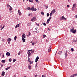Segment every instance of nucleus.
Returning <instances> with one entry per match:
<instances>
[{
    "label": "nucleus",
    "instance_id": "f257e3e1",
    "mask_svg": "<svg viewBox=\"0 0 77 77\" xmlns=\"http://www.w3.org/2000/svg\"><path fill=\"white\" fill-rule=\"evenodd\" d=\"M32 11H36V8H34V7H32L31 8V10Z\"/></svg>",
    "mask_w": 77,
    "mask_h": 77
},
{
    "label": "nucleus",
    "instance_id": "f03ea898",
    "mask_svg": "<svg viewBox=\"0 0 77 77\" xmlns=\"http://www.w3.org/2000/svg\"><path fill=\"white\" fill-rule=\"evenodd\" d=\"M36 17H34L32 19H31V21L33 22V21H35L36 20Z\"/></svg>",
    "mask_w": 77,
    "mask_h": 77
},
{
    "label": "nucleus",
    "instance_id": "7ed1b4c3",
    "mask_svg": "<svg viewBox=\"0 0 77 77\" xmlns=\"http://www.w3.org/2000/svg\"><path fill=\"white\" fill-rule=\"evenodd\" d=\"M38 59H39V57H37L35 59V62H38Z\"/></svg>",
    "mask_w": 77,
    "mask_h": 77
},
{
    "label": "nucleus",
    "instance_id": "20e7f679",
    "mask_svg": "<svg viewBox=\"0 0 77 77\" xmlns=\"http://www.w3.org/2000/svg\"><path fill=\"white\" fill-rule=\"evenodd\" d=\"M22 40L23 41V42H25V41H26V39L22 37Z\"/></svg>",
    "mask_w": 77,
    "mask_h": 77
},
{
    "label": "nucleus",
    "instance_id": "39448f33",
    "mask_svg": "<svg viewBox=\"0 0 77 77\" xmlns=\"http://www.w3.org/2000/svg\"><path fill=\"white\" fill-rule=\"evenodd\" d=\"M6 55L7 56H10V53H9V52H7Z\"/></svg>",
    "mask_w": 77,
    "mask_h": 77
},
{
    "label": "nucleus",
    "instance_id": "423d86ee",
    "mask_svg": "<svg viewBox=\"0 0 77 77\" xmlns=\"http://www.w3.org/2000/svg\"><path fill=\"white\" fill-rule=\"evenodd\" d=\"M22 38H26V35H25V34H23L22 35Z\"/></svg>",
    "mask_w": 77,
    "mask_h": 77
},
{
    "label": "nucleus",
    "instance_id": "0eeeda50",
    "mask_svg": "<svg viewBox=\"0 0 77 77\" xmlns=\"http://www.w3.org/2000/svg\"><path fill=\"white\" fill-rule=\"evenodd\" d=\"M5 74V72H2V76H4Z\"/></svg>",
    "mask_w": 77,
    "mask_h": 77
},
{
    "label": "nucleus",
    "instance_id": "6e6552de",
    "mask_svg": "<svg viewBox=\"0 0 77 77\" xmlns=\"http://www.w3.org/2000/svg\"><path fill=\"white\" fill-rule=\"evenodd\" d=\"M18 13L19 15H20L21 14V11H20V10H18Z\"/></svg>",
    "mask_w": 77,
    "mask_h": 77
},
{
    "label": "nucleus",
    "instance_id": "1a4fd4ad",
    "mask_svg": "<svg viewBox=\"0 0 77 77\" xmlns=\"http://www.w3.org/2000/svg\"><path fill=\"white\" fill-rule=\"evenodd\" d=\"M20 27V24H17L15 28L17 29V27Z\"/></svg>",
    "mask_w": 77,
    "mask_h": 77
},
{
    "label": "nucleus",
    "instance_id": "9d476101",
    "mask_svg": "<svg viewBox=\"0 0 77 77\" xmlns=\"http://www.w3.org/2000/svg\"><path fill=\"white\" fill-rule=\"evenodd\" d=\"M76 32V29H74L73 30V31H72V33H75Z\"/></svg>",
    "mask_w": 77,
    "mask_h": 77
},
{
    "label": "nucleus",
    "instance_id": "9b49d317",
    "mask_svg": "<svg viewBox=\"0 0 77 77\" xmlns=\"http://www.w3.org/2000/svg\"><path fill=\"white\" fill-rule=\"evenodd\" d=\"M11 66L7 67V68H5V70L6 71H7V70H8V69H10V68H11Z\"/></svg>",
    "mask_w": 77,
    "mask_h": 77
},
{
    "label": "nucleus",
    "instance_id": "f8f14e48",
    "mask_svg": "<svg viewBox=\"0 0 77 77\" xmlns=\"http://www.w3.org/2000/svg\"><path fill=\"white\" fill-rule=\"evenodd\" d=\"M28 67L29 68V69H32V67H31V66H30V65H29L28 66Z\"/></svg>",
    "mask_w": 77,
    "mask_h": 77
},
{
    "label": "nucleus",
    "instance_id": "ddd939ff",
    "mask_svg": "<svg viewBox=\"0 0 77 77\" xmlns=\"http://www.w3.org/2000/svg\"><path fill=\"white\" fill-rule=\"evenodd\" d=\"M1 62L2 63H5V62H6V61L5 60H2Z\"/></svg>",
    "mask_w": 77,
    "mask_h": 77
},
{
    "label": "nucleus",
    "instance_id": "4468645a",
    "mask_svg": "<svg viewBox=\"0 0 77 77\" xmlns=\"http://www.w3.org/2000/svg\"><path fill=\"white\" fill-rule=\"evenodd\" d=\"M63 18H64V16H62L60 17V20H63Z\"/></svg>",
    "mask_w": 77,
    "mask_h": 77
},
{
    "label": "nucleus",
    "instance_id": "2eb2a0df",
    "mask_svg": "<svg viewBox=\"0 0 77 77\" xmlns=\"http://www.w3.org/2000/svg\"><path fill=\"white\" fill-rule=\"evenodd\" d=\"M51 47L50 46V47H49V48L48 50V51H49H49H51Z\"/></svg>",
    "mask_w": 77,
    "mask_h": 77
},
{
    "label": "nucleus",
    "instance_id": "dca6fc26",
    "mask_svg": "<svg viewBox=\"0 0 77 77\" xmlns=\"http://www.w3.org/2000/svg\"><path fill=\"white\" fill-rule=\"evenodd\" d=\"M8 41H11V39L10 38H8L7 39Z\"/></svg>",
    "mask_w": 77,
    "mask_h": 77
},
{
    "label": "nucleus",
    "instance_id": "f3484780",
    "mask_svg": "<svg viewBox=\"0 0 77 77\" xmlns=\"http://www.w3.org/2000/svg\"><path fill=\"white\" fill-rule=\"evenodd\" d=\"M74 30V28H72V29H70V32H72Z\"/></svg>",
    "mask_w": 77,
    "mask_h": 77
},
{
    "label": "nucleus",
    "instance_id": "a211bd4d",
    "mask_svg": "<svg viewBox=\"0 0 77 77\" xmlns=\"http://www.w3.org/2000/svg\"><path fill=\"white\" fill-rule=\"evenodd\" d=\"M13 9L11 7V6H10V8H9V10L10 11H12V10Z\"/></svg>",
    "mask_w": 77,
    "mask_h": 77
},
{
    "label": "nucleus",
    "instance_id": "6ab92c4d",
    "mask_svg": "<svg viewBox=\"0 0 77 77\" xmlns=\"http://www.w3.org/2000/svg\"><path fill=\"white\" fill-rule=\"evenodd\" d=\"M29 62L30 64H32L33 63V61H29Z\"/></svg>",
    "mask_w": 77,
    "mask_h": 77
},
{
    "label": "nucleus",
    "instance_id": "aec40b11",
    "mask_svg": "<svg viewBox=\"0 0 77 77\" xmlns=\"http://www.w3.org/2000/svg\"><path fill=\"white\" fill-rule=\"evenodd\" d=\"M62 53V52L60 51L59 52L58 54H59L60 55V54H61Z\"/></svg>",
    "mask_w": 77,
    "mask_h": 77
},
{
    "label": "nucleus",
    "instance_id": "412c9836",
    "mask_svg": "<svg viewBox=\"0 0 77 77\" xmlns=\"http://www.w3.org/2000/svg\"><path fill=\"white\" fill-rule=\"evenodd\" d=\"M75 4H74L73 5L72 8H74V7H75Z\"/></svg>",
    "mask_w": 77,
    "mask_h": 77
},
{
    "label": "nucleus",
    "instance_id": "4be33fe9",
    "mask_svg": "<svg viewBox=\"0 0 77 77\" xmlns=\"http://www.w3.org/2000/svg\"><path fill=\"white\" fill-rule=\"evenodd\" d=\"M41 13L42 15H44V12L42 11Z\"/></svg>",
    "mask_w": 77,
    "mask_h": 77
},
{
    "label": "nucleus",
    "instance_id": "5701e85b",
    "mask_svg": "<svg viewBox=\"0 0 77 77\" xmlns=\"http://www.w3.org/2000/svg\"><path fill=\"white\" fill-rule=\"evenodd\" d=\"M27 9H28V10H31V8H30V7H28L27 8Z\"/></svg>",
    "mask_w": 77,
    "mask_h": 77
},
{
    "label": "nucleus",
    "instance_id": "b1692460",
    "mask_svg": "<svg viewBox=\"0 0 77 77\" xmlns=\"http://www.w3.org/2000/svg\"><path fill=\"white\" fill-rule=\"evenodd\" d=\"M27 25L28 26H31V24L30 23H28Z\"/></svg>",
    "mask_w": 77,
    "mask_h": 77
},
{
    "label": "nucleus",
    "instance_id": "393cba45",
    "mask_svg": "<svg viewBox=\"0 0 77 77\" xmlns=\"http://www.w3.org/2000/svg\"><path fill=\"white\" fill-rule=\"evenodd\" d=\"M32 14L31 13V14H28V16L29 17H30V16L31 17V16H32Z\"/></svg>",
    "mask_w": 77,
    "mask_h": 77
},
{
    "label": "nucleus",
    "instance_id": "a878e982",
    "mask_svg": "<svg viewBox=\"0 0 77 77\" xmlns=\"http://www.w3.org/2000/svg\"><path fill=\"white\" fill-rule=\"evenodd\" d=\"M29 1V2H33L32 0H27V1Z\"/></svg>",
    "mask_w": 77,
    "mask_h": 77
},
{
    "label": "nucleus",
    "instance_id": "bb28decb",
    "mask_svg": "<svg viewBox=\"0 0 77 77\" xmlns=\"http://www.w3.org/2000/svg\"><path fill=\"white\" fill-rule=\"evenodd\" d=\"M45 7L46 8V9H48V5H44Z\"/></svg>",
    "mask_w": 77,
    "mask_h": 77
},
{
    "label": "nucleus",
    "instance_id": "cd10ccee",
    "mask_svg": "<svg viewBox=\"0 0 77 77\" xmlns=\"http://www.w3.org/2000/svg\"><path fill=\"white\" fill-rule=\"evenodd\" d=\"M28 54L29 56H30V55H31V53H30V52L28 53Z\"/></svg>",
    "mask_w": 77,
    "mask_h": 77
},
{
    "label": "nucleus",
    "instance_id": "c85d7f7f",
    "mask_svg": "<svg viewBox=\"0 0 77 77\" xmlns=\"http://www.w3.org/2000/svg\"><path fill=\"white\" fill-rule=\"evenodd\" d=\"M52 14H53V12L52 11H51L50 14V16H51V17Z\"/></svg>",
    "mask_w": 77,
    "mask_h": 77
},
{
    "label": "nucleus",
    "instance_id": "c756f323",
    "mask_svg": "<svg viewBox=\"0 0 77 77\" xmlns=\"http://www.w3.org/2000/svg\"><path fill=\"white\" fill-rule=\"evenodd\" d=\"M14 41H16V40H17V36H15V37L14 38Z\"/></svg>",
    "mask_w": 77,
    "mask_h": 77
},
{
    "label": "nucleus",
    "instance_id": "7c9ffc66",
    "mask_svg": "<svg viewBox=\"0 0 77 77\" xmlns=\"http://www.w3.org/2000/svg\"><path fill=\"white\" fill-rule=\"evenodd\" d=\"M42 24H43V25H44V26H46V23H42Z\"/></svg>",
    "mask_w": 77,
    "mask_h": 77
},
{
    "label": "nucleus",
    "instance_id": "2f4dec72",
    "mask_svg": "<svg viewBox=\"0 0 77 77\" xmlns=\"http://www.w3.org/2000/svg\"><path fill=\"white\" fill-rule=\"evenodd\" d=\"M65 57H67V56L68 55H67V53H65Z\"/></svg>",
    "mask_w": 77,
    "mask_h": 77
},
{
    "label": "nucleus",
    "instance_id": "473e14b6",
    "mask_svg": "<svg viewBox=\"0 0 77 77\" xmlns=\"http://www.w3.org/2000/svg\"><path fill=\"white\" fill-rule=\"evenodd\" d=\"M50 16V14L49 13H47V17H49Z\"/></svg>",
    "mask_w": 77,
    "mask_h": 77
},
{
    "label": "nucleus",
    "instance_id": "72a5a7b5",
    "mask_svg": "<svg viewBox=\"0 0 77 77\" xmlns=\"http://www.w3.org/2000/svg\"><path fill=\"white\" fill-rule=\"evenodd\" d=\"M12 61V59L11 58L9 59V62H11Z\"/></svg>",
    "mask_w": 77,
    "mask_h": 77
},
{
    "label": "nucleus",
    "instance_id": "f704fd0d",
    "mask_svg": "<svg viewBox=\"0 0 77 77\" xmlns=\"http://www.w3.org/2000/svg\"><path fill=\"white\" fill-rule=\"evenodd\" d=\"M16 59H14L13 60V62H15L16 61Z\"/></svg>",
    "mask_w": 77,
    "mask_h": 77
},
{
    "label": "nucleus",
    "instance_id": "c9c22d12",
    "mask_svg": "<svg viewBox=\"0 0 77 77\" xmlns=\"http://www.w3.org/2000/svg\"><path fill=\"white\" fill-rule=\"evenodd\" d=\"M35 24H36V25H37V26H39V23L38 24L36 22H35Z\"/></svg>",
    "mask_w": 77,
    "mask_h": 77
},
{
    "label": "nucleus",
    "instance_id": "e433bc0d",
    "mask_svg": "<svg viewBox=\"0 0 77 77\" xmlns=\"http://www.w3.org/2000/svg\"><path fill=\"white\" fill-rule=\"evenodd\" d=\"M71 51H74V49H73V48H71Z\"/></svg>",
    "mask_w": 77,
    "mask_h": 77
},
{
    "label": "nucleus",
    "instance_id": "4c0bfd02",
    "mask_svg": "<svg viewBox=\"0 0 77 77\" xmlns=\"http://www.w3.org/2000/svg\"><path fill=\"white\" fill-rule=\"evenodd\" d=\"M52 12H53V13H54L55 12V9H53L52 10Z\"/></svg>",
    "mask_w": 77,
    "mask_h": 77
},
{
    "label": "nucleus",
    "instance_id": "58836bf2",
    "mask_svg": "<svg viewBox=\"0 0 77 77\" xmlns=\"http://www.w3.org/2000/svg\"><path fill=\"white\" fill-rule=\"evenodd\" d=\"M74 77V75H71L70 76V77Z\"/></svg>",
    "mask_w": 77,
    "mask_h": 77
},
{
    "label": "nucleus",
    "instance_id": "ea45409f",
    "mask_svg": "<svg viewBox=\"0 0 77 77\" xmlns=\"http://www.w3.org/2000/svg\"><path fill=\"white\" fill-rule=\"evenodd\" d=\"M76 42V41H75V40H73V42Z\"/></svg>",
    "mask_w": 77,
    "mask_h": 77
},
{
    "label": "nucleus",
    "instance_id": "a19ab883",
    "mask_svg": "<svg viewBox=\"0 0 77 77\" xmlns=\"http://www.w3.org/2000/svg\"><path fill=\"white\" fill-rule=\"evenodd\" d=\"M20 53H21V52L20 51L18 53V55H20Z\"/></svg>",
    "mask_w": 77,
    "mask_h": 77
},
{
    "label": "nucleus",
    "instance_id": "79ce46f5",
    "mask_svg": "<svg viewBox=\"0 0 77 77\" xmlns=\"http://www.w3.org/2000/svg\"><path fill=\"white\" fill-rule=\"evenodd\" d=\"M46 37V35H43V38H45Z\"/></svg>",
    "mask_w": 77,
    "mask_h": 77
},
{
    "label": "nucleus",
    "instance_id": "37998d69",
    "mask_svg": "<svg viewBox=\"0 0 77 77\" xmlns=\"http://www.w3.org/2000/svg\"><path fill=\"white\" fill-rule=\"evenodd\" d=\"M28 51L29 52H30V51H32V50H28Z\"/></svg>",
    "mask_w": 77,
    "mask_h": 77
},
{
    "label": "nucleus",
    "instance_id": "c03bdc74",
    "mask_svg": "<svg viewBox=\"0 0 77 77\" xmlns=\"http://www.w3.org/2000/svg\"><path fill=\"white\" fill-rule=\"evenodd\" d=\"M63 19L65 20H66V18H65V17H64L63 18Z\"/></svg>",
    "mask_w": 77,
    "mask_h": 77
},
{
    "label": "nucleus",
    "instance_id": "a18cd8bd",
    "mask_svg": "<svg viewBox=\"0 0 77 77\" xmlns=\"http://www.w3.org/2000/svg\"><path fill=\"white\" fill-rule=\"evenodd\" d=\"M47 21H50V20L49 19H48L47 20Z\"/></svg>",
    "mask_w": 77,
    "mask_h": 77
},
{
    "label": "nucleus",
    "instance_id": "49530a36",
    "mask_svg": "<svg viewBox=\"0 0 77 77\" xmlns=\"http://www.w3.org/2000/svg\"><path fill=\"white\" fill-rule=\"evenodd\" d=\"M37 3H38V0H35Z\"/></svg>",
    "mask_w": 77,
    "mask_h": 77
},
{
    "label": "nucleus",
    "instance_id": "de8ad7c7",
    "mask_svg": "<svg viewBox=\"0 0 77 77\" xmlns=\"http://www.w3.org/2000/svg\"><path fill=\"white\" fill-rule=\"evenodd\" d=\"M51 17L49 18V19H50V20H51Z\"/></svg>",
    "mask_w": 77,
    "mask_h": 77
},
{
    "label": "nucleus",
    "instance_id": "09e8293b",
    "mask_svg": "<svg viewBox=\"0 0 77 77\" xmlns=\"http://www.w3.org/2000/svg\"><path fill=\"white\" fill-rule=\"evenodd\" d=\"M28 61L29 62V61H30V58H28Z\"/></svg>",
    "mask_w": 77,
    "mask_h": 77
},
{
    "label": "nucleus",
    "instance_id": "8fccbe9b",
    "mask_svg": "<svg viewBox=\"0 0 77 77\" xmlns=\"http://www.w3.org/2000/svg\"><path fill=\"white\" fill-rule=\"evenodd\" d=\"M67 8H68V7H69V5H67Z\"/></svg>",
    "mask_w": 77,
    "mask_h": 77
},
{
    "label": "nucleus",
    "instance_id": "3c124183",
    "mask_svg": "<svg viewBox=\"0 0 77 77\" xmlns=\"http://www.w3.org/2000/svg\"><path fill=\"white\" fill-rule=\"evenodd\" d=\"M9 7H10V6H10V5H7V7H9Z\"/></svg>",
    "mask_w": 77,
    "mask_h": 77
},
{
    "label": "nucleus",
    "instance_id": "603ef678",
    "mask_svg": "<svg viewBox=\"0 0 77 77\" xmlns=\"http://www.w3.org/2000/svg\"><path fill=\"white\" fill-rule=\"evenodd\" d=\"M73 75H74V77L75 75V76L77 75V73L75 74H73Z\"/></svg>",
    "mask_w": 77,
    "mask_h": 77
},
{
    "label": "nucleus",
    "instance_id": "864d4df0",
    "mask_svg": "<svg viewBox=\"0 0 77 77\" xmlns=\"http://www.w3.org/2000/svg\"><path fill=\"white\" fill-rule=\"evenodd\" d=\"M73 75H74V77L75 75V76L77 75V73L75 74H73Z\"/></svg>",
    "mask_w": 77,
    "mask_h": 77
},
{
    "label": "nucleus",
    "instance_id": "5fc2aeb1",
    "mask_svg": "<svg viewBox=\"0 0 77 77\" xmlns=\"http://www.w3.org/2000/svg\"><path fill=\"white\" fill-rule=\"evenodd\" d=\"M49 22L50 21H47V24H48V23H49Z\"/></svg>",
    "mask_w": 77,
    "mask_h": 77
},
{
    "label": "nucleus",
    "instance_id": "6e6d98bb",
    "mask_svg": "<svg viewBox=\"0 0 77 77\" xmlns=\"http://www.w3.org/2000/svg\"><path fill=\"white\" fill-rule=\"evenodd\" d=\"M3 66V64H1V67L2 68Z\"/></svg>",
    "mask_w": 77,
    "mask_h": 77
},
{
    "label": "nucleus",
    "instance_id": "4d7b16f0",
    "mask_svg": "<svg viewBox=\"0 0 77 77\" xmlns=\"http://www.w3.org/2000/svg\"><path fill=\"white\" fill-rule=\"evenodd\" d=\"M5 57V56L4 55V54H3L2 55V58H3V57Z\"/></svg>",
    "mask_w": 77,
    "mask_h": 77
},
{
    "label": "nucleus",
    "instance_id": "13d9d810",
    "mask_svg": "<svg viewBox=\"0 0 77 77\" xmlns=\"http://www.w3.org/2000/svg\"><path fill=\"white\" fill-rule=\"evenodd\" d=\"M36 43H37V42H35L34 43V44H36Z\"/></svg>",
    "mask_w": 77,
    "mask_h": 77
},
{
    "label": "nucleus",
    "instance_id": "bf43d9fd",
    "mask_svg": "<svg viewBox=\"0 0 77 77\" xmlns=\"http://www.w3.org/2000/svg\"><path fill=\"white\" fill-rule=\"evenodd\" d=\"M37 65H38V63H36L35 64V67H36Z\"/></svg>",
    "mask_w": 77,
    "mask_h": 77
},
{
    "label": "nucleus",
    "instance_id": "052dcab7",
    "mask_svg": "<svg viewBox=\"0 0 77 77\" xmlns=\"http://www.w3.org/2000/svg\"><path fill=\"white\" fill-rule=\"evenodd\" d=\"M5 39H2V41H3V42H5Z\"/></svg>",
    "mask_w": 77,
    "mask_h": 77
},
{
    "label": "nucleus",
    "instance_id": "680f3d73",
    "mask_svg": "<svg viewBox=\"0 0 77 77\" xmlns=\"http://www.w3.org/2000/svg\"><path fill=\"white\" fill-rule=\"evenodd\" d=\"M10 41H8V44H10Z\"/></svg>",
    "mask_w": 77,
    "mask_h": 77
},
{
    "label": "nucleus",
    "instance_id": "e2e57ef3",
    "mask_svg": "<svg viewBox=\"0 0 77 77\" xmlns=\"http://www.w3.org/2000/svg\"><path fill=\"white\" fill-rule=\"evenodd\" d=\"M4 27H5V26H3V27L2 28V29H4Z\"/></svg>",
    "mask_w": 77,
    "mask_h": 77
},
{
    "label": "nucleus",
    "instance_id": "0e129e2a",
    "mask_svg": "<svg viewBox=\"0 0 77 77\" xmlns=\"http://www.w3.org/2000/svg\"><path fill=\"white\" fill-rule=\"evenodd\" d=\"M68 53V51L67 50L66 51L65 53Z\"/></svg>",
    "mask_w": 77,
    "mask_h": 77
},
{
    "label": "nucleus",
    "instance_id": "69168bd1",
    "mask_svg": "<svg viewBox=\"0 0 77 77\" xmlns=\"http://www.w3.org/2000/svg\"><path fill=\"white\" fill-rule=\"evenodd\" d=\"M30 56L29 55H28V58H29V57H30Z\"/></svg>",
    "mask_w": 77,
    "mask_h": 77
},
{
    "label": "nucleus",
    "instance_id": "338daca9",
    "mask_svg": "<svg viewBox=\"0 0 77 77\" xmlns=\"http://www.w3.org/2000/svg\"><path fill=\"white\" fill-rule=\"evenodd\" d=\"M75 18H77V15L75 16Z\"/></svg>",
    "mask_w": 77,
    "mask_h": 77
},
{
    "label": "nucleus",
    "instance_id": "774afa93",
    "mask_svg": "<svg viewBox=\"0 0 77 77\" xmlns=\"http://www.w3.org/2000/svg\"><path fill=\"white\" fill-rule=\"evenodd\" d=\"M32 45H34V43H33V42H32Z\"/></svg>",
    "mask_w": 77,
    "mask_h": 77
}]
</instances>
